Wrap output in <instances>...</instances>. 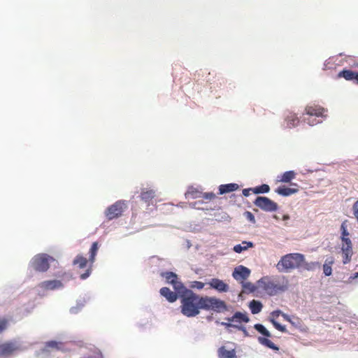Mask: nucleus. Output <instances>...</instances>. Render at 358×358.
Masks as SVG:
<instances>
[{"mask_svg": "<svg viewBox=\"0 0 358 358\" xmlns=\"http://www.w3.org/2000/svg\"><path fill=\"white\" fill-rule=\"evenodd\" d=\"M181 299V313L188 317H194L199 313V295L192 291L187 292V294H182Z\"/></svg>", "mask_w": 358, "mask_h": 358, "instance_id": "nucleus-1", "label": "nucleus"}, {"mask_svg": "<svg viewBox=\"0 0 358 358\" xmlns=\"http://www.w3.org/2000/svg\"><path fill=\"white\" fill-rule=\"evenodd\" d=\"M304 255L301 253H289L282 256L276 265L280 272H290L301 268Z\"/></svg>", "mask_w": 358, "mask_h": 358, "instance_id": "nucleus-2", "label": "nucleus"}, {"mask_svg": "<svg viewBox=\"0 0 358 358\" xmlns=\"http://www.w3.org/2000/svg\"><path fill=\"white\" fill-rule=\"evenodd\" d=\"M199 309L213 310L220 312L227 309L225 303L220 299L209 296H199Z\"/></svg>", "mask_w": 358, "mask_h": 358, "instance_id": "nucleus-3", "label": "nucleus"}, {"mask_svg": "<svg viewBox=\"0 0 358 358\" xmlns=\"http://www.w3.org/2000/svg\"><path fill=\"white\" fill-rule=\"evenodd\" d=\"M346 222L347 220H345L343 222L341 226V229L342 231L341 240L343 242L341 250L343 255V263L344 264H346L350 262L351 257L352 255V243L350 239L348 238L349 233L347 230Z\"/></svg>", "mask_w": 358, "mask_h": 358, "instance_id": "nucleus-4", "label": "nucleus"}, {"mask_svg": "<svg viewBox=\"0 0 358 358\" xmlns=\"http://www.w3.org/2000/svg\"><path fill=\"white\" fill-rule=\"evenodd\" d=\"M50 260L52 261L54 259L47 254H38L32 259L31 266L36 271L45 272L50 267Z\"/></svg>", "mask_w": 358, "mask_h": 358, "instance_id": "nucleus-5", "label": "nucleus"}, {"mask_svg": "<svg viewBox=\"0 0 358 358\" xmlns=\"http://www.w3.org/2000/svg\"><path fill=\"white\" fill-rule=\"evenodd\" d=\"M258 287L270 296L275 295L279 291L283 290L278 284L275 283L268 277H263L257 282Z\"/></svg>", "mask_w": 358, "mask_h": 358, "instance_id": "nucleus-6", "label": "nucleus"}, {"mask_svg": "<svg viewBox=\"0 0 358 358\" xmlns=\"http://www.w3.org/2000/svg\"><path fill=\"white\" fill-rule=\"evenodd\" d=\"M126 208L127 203L124 201H117L106 208L105 215L108 220H112L120 217Z\"/></svg>", "mask_w": 358, "mask_h": 358, "instance_id": "nucleus-7", "label": "nucleus"}, {"mask_svg": "<svg viewBox=\"0 0 358 358\" xmlns=\"http://www.w3.org/2000/svg\"><path fill=\"white\" fill-rule=\"evenodd\" d=\"M254 204L264 211L273 212L278 209L277 203L266 196H257Z\"/></svg>", "mask_w": 358, "mask_h": 358, "instance_id": "nucleus-8", "label": "nucleus"}, {"mask_svg": "<svg viewBox=\"0 0 358 358\" xmlns=\"http://www.w3.org/2000/svg\"><path fill=\"white\" fill-rule=\"evenodd\" d=\"M306 114L309 116L308 118L306 119V121L310 124V125H314L317 124L318 121L310 120V117L313 116L315 117H323L324 113L325 112V109L320 106L318 105H310L307 106L306 107Z\"/></svg>", "mask_w": 358, "mask_h": 358, "instance_id": "nucleus-9", "label": "nucleus"}, {"mask_svg": "<svg viewBox=\"0 0 358 358\" xmlns=\"http://www.w3.org/2000/svg\"><path fill=\"white\" fill-rule=\"evenodd\" d=\"M98 249H99L98 243L94 242L91 246L90 250V258H89L90 266L87 268V269L86 270V271L84 273L80 275V278L82 280H85L90 275L91 272H92V265L95 260V256L96 255Z\"/></svg>", "mask_w": 358, "mask_h": 358, "instance_id": "nucleus-10", "label": "nucleus"}, {"mask_svg": "<svg viewBox=\"0 0 358 358\" xmlns=\"http://www.w3.org/2000/svg\"><path fill=\"white\" fill-rule=\"evenodd\" d=\"M19 350V346L14 342L0 344V357H9Z\"/></svg>", "mask_w": 358, "mask_h": 358, "instance_id": "nucleus-11", "label": "nucleus"}, {"mask_svg": "<svg viewBox=\"0 0 358 358\" xmlns=\"http://www.w3.org/2000/svg\"><path fill=\"white\" fill-rule=\"evenodd\" d=\"M250 274V270L244 266H238L236 267L232 273L233 278L236 280H241L242 282L246 280Z\"/></svg>", "mask_w": 358, "mask_h": 358, "instance_id": "nucleus-12", "label": "nucleus"}, {"mask_svg": "<svg viewBox=\"0 0 358 358\" xmlns=\"http://www.w3.org/2000/svg\"><path fill=\"white\" fill-rule=\"evenodd\" d=\"M38 286L45 290H55L63 287V284L60 280H52L43 281Z\"/></svg>", "mask_w": 358, "mask_h": 358, "instance_id": "nucleus-13", "label": "nucleus"}, {"mask_svg": "<svg viewBox=\"0 0 358 358\" xmlns=\"http://www.w3.org/2000/svg\"><path fill=\"white\" fill-rule=\"evenodd\" d=\"M210 287L217 290L220 292H227L229 291V285L223 280L218 278H212L208 282Z\"/></svg>", "mask_w": 358, "mask_h": 358, "instance_id": "nucleus-14", "label": "nucleus"}, {"mask_svg": "<svg viewBox=\"0 0 358 358\" xmlns=\"http://www.w3.org/2000/svg\"><path fill=\"white\" fill-rule=\"evenodd\" d=\"M66 349L64 348V343L62 342H57L55 341H50L45 344V347L43 348V351L46 352H49L51 350H59L64 351Z\"/></svg>", "mask_w": 358, "mask_h": 358, "instance_id": "nucleus-15", "label": "nucleus"}, {"mask_svg": "<svg viewBox=\"0 0 358 358\" xmlns=\"http://www.w3.org/2000/svg\"><path fill=\"white\" fill-rule=\"evenodd\" d=\"M226 320L229 322H245L248 323L250 321V318L246 313L236 312L231 317H227Z\"/></svg>", "mask_w": 358, "mask_h": 358, "instance_id": "nucleus-16", "label": "nucleus"}, {"mask_svg": "<svg viewBox=\"0 0 358 358\" xmlns=\"http://www.w3.org/2000/svg\"><path fill=\"white\" fill-rule=\"evenodd\" d=\"M357 76L358 72L348 69H343V71H340L337 76L338 78H343L346 80L354 81L355 83Z\"/></svg>", "mask_w": 358, "mask_h": 358, "instance_id": "nucleus-17", "label": "nucleus"}, {"mask_svg": "<svg viewBox=\"0 0 358 358\" xmlns=\"http://www.w3.org/2000/svg\"><path fill=\"white\" fill-rule=\"evenodd\" d=\"M281 311L280 310H275V311H273L271 313V316H270V322L273 324V325L274 326V327L278 329V331H281V332H286L287 331V329L285 328V326L283 325H281L280 324H279L276 320L275 319L278 318L280 315L281 314Z\"/></svg>", "mask_w": 358, "mask_h": 358, "instance_id": "nucleus-18", "label": "nucleus"}, {"mask_svg": "<svg viewBox=\"0 0 358 358\" xmlns=\"http://www.w3.org/2000/svg\"><path fill=\"white\" fill-rule=\"evenodd\" d=\"M160 294L165 297L171 303L175 302L178 299V294L172 292L169 287H164L160 289Z\"/></svg>", "mask_w": 358, "mask_h": 358, "instance_id": "nucleus-19", "label": "nucleus"}, {"mask_svg": "<svg viewBox=\"0 0 358 358\" xmlns=\"http://www.w3.org/2000/svg\"><path fill=\"white\" fill-rule=\"evenodd\" d=\"M335 263V259L331 256L327 257L322 265L323 273L325 276H330L332 274V266Z\"/></svg>", "mask_w": 358, "mask_h": 358, "instance_id": "nucleus-20", "label": "nucleus"}, {"mask_svg": "<svg viewBox=\"0 0 358 358\" xmlns=\"http://www.w3.org/2000/svg\"><path fill=\"white\" fill-rule=\"evenodd\" d=\"M218 356L219 358H236L235 350H227L224 346L218 349Z\"/></svg>", "mask_w": 358, "mask_h": 358, "instance_id": "nucleus-21", "label": "nucleus"}, {"mask_svg": "<svg viewBox=\"0 0 358 358\" xmlns=\"http://www.w3.org/2000/svg\"><path fill=\"white\" fill-rule=\"evenodd\" d=\"M239 187L238 185L236 183H229L226 185H221L219 187V194H224L226 193L232 192L236 191Z\"/></svg>", "mask_w": 358, "mask_h": 358, "instance_id": "nucleus-22", "label": "nucleus"}, {"mask_svg": "<svg viewBox=\"0 0 358 358\" xmlns=\"http://www.w3.org/2000/svg\"><path fill=\"white\" fill-rule=\"evenodd\" d=\"M172 285L176 291V293L178 294L180 297H182V294H187V292L191 291L190 289H187L183 285V284L178 280V278L176 280H175Z\"/></svg>", "mask_w": 358, "mask_h": 358, "instance_id": "nucleus-23", "label": "nucleus"}, {"mask_svg": "<svg viewBox=\"0 0 358 358\" xmlns=\"http://www.w3.org/2000/svg\"><path fill=\"white\" fill-rule=\"evenodd\" d=\"M299 191L298 188H291L285 186L279 187L275 189V192L283 196H288Z\"/></svg>", "mask_w": 358, "mask_h": 358, "instance_id": "nucleus-24", "label": "nucleus"}, {"mask_svg": "<svg viewBox=\"0 0 358 358\" xmlns=\"http://www.w3.org/2000/svg\"><path fill=\"white\" fill-rule=\"evenodd\" d=\"M285 121L287 122V127L288 128L294 127L296 126L299 122V120L296 115L292 113L287 115Z\"/></svg>", "mask_w": 358, "mask_h": 358, "instance_id": "nucleus-25", "label": "nucleus"}, {"mask_svg": "<svg viewBox=\"0 0 358 358\" xmlns=\"http://www.w3.org/2000/svg\"><path fill=\"white\" fill-rule=\"evenodd\" d=\"M320 267V263L318 262H307L305 260V258L303 259V262L301 264V268H303V269L306 271H315L316 268H319Z\"/></svg>", "mask_w": 358, "mask_h": 358, "instance_id": "nucleus-26", "label": "nucleus"}, {"mask_svg": "<svg viewBox=\"0 0 358 358\" xmlns=\"http://www.w3.org/2000/svg\"><path fill=\"white\" fill-rule=\"evenodd\" d=\"M253 245V243L250 241H243L241 244L236 245L234 247V251L236 253H241L249 248H252Z\"/></svg>", "mask_w": 358, "mask_h": 358, "instance_id": "nucleus-27", "label": "nucleus"}, {"mask_svg": "<svg viewBox=\"0 0 358 358\" xmlns=\"http://www.w3.org/2000/svg\"><path fill=\"white\" fill-rule=\"evenodd\" d=\"M88 263L87 259L82 255H77L73 261V264L79 268H84Z\"/></svg>", "mask_w": 358, "mask_h": 358, "instance_id": "nucleus-28", "label": "nucleus"}, {"mask_svg": "<svg viewBox=\"0 0 358 358\" xmlns=\"http://www.w3.org/2000/svg\"><path fill=\"white\" fill-rule=\"evenodd\" d=\"M249 307L252 314H257L261 312L263 306L260 301L252 300L250 302Z\"/></svg>", "mask_w": 358, "mask_h": 358, "instance_id": "nucleus-29", "label": "nucleus"}, {"mask_svg": "<svg viewBox=\"0 0 358 358\" xmlns=\"http://www.w3.org/2000/svg\"><path fill=\"white\" fill-rule=\"evenodd\" d=\"M295 176L296 173L294 171H286L280 176L279 181L282 182H289Z\"/></svg>", "mask_w": 358, "mask_h": 358, "instance_id": "nucleus-30", "label": "nucleus"}, {"mask_svg": "<svg viewBox=\"0 0 358 358\" xmlns=\"http://www.w3.org/2000/svg\"><path fill=\"white\" fill-rule=\"evenodd\" d=\"M155 196V193L152 189L143 190L141 193V198L145 202H150Z\"/></svg>", "mask_w": 358, "mask_h": 358, "instance_id": "nucleus-31", "label": "nucleus"}, {"mask_svg": "<svg viewBox=\"0 0 358 358\" xmlns=\"http://www.w3.org/2000/svg\"><path fill=\"white\" fill-rule=\"evenodd\" d=\"M259 341L261 344L273 349L274 350H279V348L276 346L271 340L266 338H259Z\"/></svg>", "mask_w": 358, "mask_h": 358, "instance_id": "nucleus-32", "label": "nucleus"}, {"mask_svg": "<svg viewBox=\"0 0 358 358\" xmlns=\"http://www.w3.org/2000/svg\"><path fill=\"white\" fill-rule=\"evenodd\" d=\"M162 276L165 278L166 282L172 285L175 280H176L178 278V275L173 272H165L162 273Z\"/></svg>", "mask_w": 358, "mask_h": 358, "instance_id": "nucleus-33", "label": "nucleus"}, {"mask_svg": "<svg viewBox=\"0 0 358 358\" xmlns=\"http://www.w3.org/2000/svg\"><path fill=\"white\" fill-rule=\"evenodd\" d=\"M270 190V187L266 184H263L260 186L256 187L253 188L252 192L254 194H263V193H267Z\"/></svg>", "mask_w": 358, "mask_h": 358, "instance_id": "nucleus-34", "label": "nucleus"}, {"mask_svg": "<svg viewBox=\"0 0 358 358\" xmlns=\"http://www.w3.org/2000/svg\"><path fill=\"white\" fill-rule=\"evenodd\" d=\"M202 192L198 191L196 189H189L187 193L186 196L187 197L192 198V199H198L201 197Z\"/></svg>", "mask_w": 358, "mask_h": 358, "instance_id": "nucleus-35", "label": "nucleus"}, {"mask_svg": "<svg viewBox=\"0 0 358 358\" xmlns=\"http://www.w3.org/2000/svg\"><path fill=\"white\" fill-rule=\"evenodd\" d=\"M254 327L257 331H259L262 335L266 337L271 336L270 332L264 327V325L261 324H256Z\"/></svg>", "mask_w": 358, "mask_h": 358, "instance_id": "nucleus-36", "label": "nucleus"}, {"mask_svg": "<svg viewBox=\"0 0 358 358\" xmlns=\"http://www.w3.org/2000/svg\"><path fill=\"white\" fill-rule=\"evenodd\" d=\"M243 292H253L256 290V287L250 282H241Z\"/></svg>", "mask_w": 358, "mask_h": 358, "instance_id": "nucleus-37", "label": "nucleus"}, {"mask_svg": "<svg viewBox=\"0 0 358 358\" xmlns=\"http://www.w3.org/2000/svg\"><path fill=\"white\" fill-rule=\"evenodd\" d=\"M231 322H229V321H228V322H223L221 323V324L224 326L225 327H234V328H236V329H238L239 330L243 331L244 333H246V330H245V329L243 327L232 324Z\"/></svg>", "mask_w": 358, "mask_h": 358, "instance_id": "nucleus-38", "label": "nucleus"}, {"mask_svg": "<svg viewBox=\"0 0 358 358\" xmlns=\"http://www.w3.org/2000/svg\"><path fill=\"white\" fill-rule=\"evenodd\" d=\"M215 197H216V195L213 192H205V193H202L201 198H202L205 200L211 201V200H213L214 199H215Z\"/></svg>", "mask_w": 358, "mask_h": 358, "instance_id": "nucleus-39", "label": "nucleus"}, {"mask_svg": "<svg viewBox=\"0 0 358 358\" xmlns=\"http://www.w3.org/2000/svg\"><path fill=\"white\" fill-rule=\"evenodd\" d=\"M244 215L247 220L250 221L252 223L255 222V218L254 215L250 211H245Z\"/></svg>", "mask_w": 358, "mask_h": 358, "instance_id": "nucleus-40", "label": "nucleus"}, {"mask_svg": "<svg viewBox=\"0 0 358 358\" xmlns=\"http://www.w3.org/2000/svg\"><path fill=\"white\" fill-rule=\"evenodd\" d=\"M8 320L6 319H0V333L7 328Z\"/></svg>", "mask_w": 358, "mask_h": 358, "instance_id": "nucleus-41", "label": "nucleus"}, {"mask_svg": "<svg viewBox=\"0 0 358 358\" xmlns=\"http://www.w3.org/2000/svg\"><path fill=\"white\" fill-rule=\"evenodd\" d=\"M192 287L201 289L203 288L204 283L199 281H195L194 282V285H192Z\"/></svg>", "mask_w": 358, "mask_h": 358, "instance_id": "nucleus-42", "label": "nucleus"}, {"mask_svg": "<svg viewBox=\"0 0 358 358\" xmlns=\"http://www.w3.org/2000/svg\"><path fill=\"white\" fill-rule=\"evenodd\" d=\"M252 189L253 188H248V189H244L243 190V194L245 196H248L250 195V192H252Z\"/></svg>", "mask_w": 358, "mask_h": 358, "instance_id": "nucleus-43", "label": "nucleus"}, {"mask_svg": "<svg viewBox=\"0 0 358 358\" xmlns=\"http://www.w3.org/2000/svg\"><path fill=\"white\" fill-rule=\"evenodd\" d=\"M282 220L283 221H287V220H289V215H284L282 216Z\"/></svg>", "mask_w": 358, "mask_h": 358, "instance_id": "nucleus-44", "label": "nucleus"}, {"mask_svg": "<svg viewBox=\"0 0 358 358\" xmlns=\"http://www.w3.org/2000/svg\"><path fill=\"white\" fill-rule=\"evenodd\" d=\"M282 315H283L284 318H285L286 320H287V321L290 322V319H289V316H287V315H285V314H283Z\"/></svg>", "mask_w": 358, "mask_h": 358, "instance_id": "nucleus-45", "label": "nucleus"}, {"mask_svg": "<svg viewBox=\"0 0 358 358\" xmlns=\"http://www.w3.org/2000/svg\"><path fill=\"white\" fill-rule=\"evenodd\" d=\"M273 218H274L275 220H280V217H279L278 215H273Z\"/></svg>", "mask_w": 358, "mask_h": 358, "instance_id": "nucleus-46", "label": "nucleus"}, {"mask_svg": "<svg viewBox=\"0 0 358 358\" xmlns=\"http://www.w3.org/2000/svg\"><path fill=\"white\" fill-rule=\"evenodd\" d=\"M355 83L358 85V76H357V80H356Z\"/></svg>", "mask_w": 358, "mask_h": 358, "instance_id": "nucleus-47", "label": "nucleus"}, {"mask_svg": "<svg viewBox=\"0 0 358 358\" xmlns=\"http://www.w3.org/2000/svg\"><path fill=\"white\" fill-rule=\"evenodd\" d=\"M356 276H358V273H357Z\"/></svg>", "mask_w": 358, "mask_h": 358, "instance_id": "nucleus-48", "label": "nucleus"}, {"mask_svg": "<svg viewBox=\"0 0 358 358\" xmlns=\"http://www.w3.org/2000/svg\"><path fill=\"white\" fill-rule=\"evenodd\" d=\"M357 66H358V64H357Z\"/></svg>", "mask_w": 358, "mask_h": 358, "instance_id": "nucleus-49", "label": "nucleus"}]
</instances>
